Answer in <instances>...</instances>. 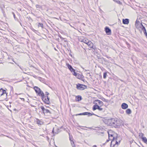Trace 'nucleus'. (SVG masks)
Returning <instances> with one entry per match:
<instances>
[{
	"label": "nucleus",
	"instance_id": "nucleus-8",
	"mask_svg": "<svg viewBox=\"0 0 147 147\" xmlns=\"http://www.w3.org/2000/svg\"><path fill=\"white\" fill-rule=\"evenodd\" d=\"M87 45L90 48H92L93 49H95V47H94V44L92 42H91V41H89V42H88Z\"/></svg>",
	"mask_w": 147,
	"mask_h": 147
},
{
	"label": "nucleus",
	"instance_id": "nucleus-44",
	"mask_svg": "<svg viewBox=\"0 0 147 147\" xmlns=\"http://www.w3.org/2000/svg\"><path fill=\"white\" fill-rule=\"evenodd\" d=\"M20 24H21V25L22 26V24H21V23L20 22Z\"/></svg>",
	"mask_w": 147,
	"mask_h": 147
},
{
	"label": "nucleus",
	"instance_id": "nucleus-19",
	"mask_svg": "<svg viewBox=\"0 0 147 147\" xmlns=\"http://www.w3.org/2000/svg\"><path fill=\"white\" fill-rule=\"evenodd\" d=\"M142 140L145 143L147 144V139L146 137H144L142 138Z\"/></svg>",
	"mask_w": 147,
	"mask_h": 147
},
{
	"label": "nucleus",
	"instance_id": "nucleus-3",
	"mask_svg": "<svg viewBox=\"0 0 147 147\" xmlns=\"http://www.w3.org/2000/svg\"><path fill=\"white\" fill-rule=\"evenodd\" d=\"M42 98V100L44 102V103L47 104H49L50 102L49 98H48V96L46 97L44 96Z\"/></svg>",
	"mask_w": 147,
	"mask_h": 147
},
{
	"label": "nucleus",
	"instance_id": "nucleus-43",
	"mask_svg": "<svg viewBox=\"0 0 147 147\" xmlns=\"http://www.w3.org/2000/svg\"><path fill=\"white\" fill-rule=\"evenodd\" d=\"M115 144H113V147L114 146H115Z\"/></svg>",
	"mask_w": 147,
	"mask_h": 147
},
{
	"label": "nucleus",
	"instance_id": "nucleus-36",
	"mask_svg": "<svg viewBox=\"0 0 147 147\" xmlns=\"http://www.w3.org/2000/svg\"><path fill=\"white\" fill-rule=\"evenodd\" d=\"M106 57L108 59H111V58L110 57H109L108 56H106Z\"/></svg>",
	"mask_w": 147,
	"mask_h": 147
},
{
	"label": "nucleus",
	"instance_id": "nucleus-41",
	"mask_svg": "<svg viewBox=\"0 0 147 147\" xmlns=\"http://www.w3.org/2000/svg\"><path fill=\"white\" fill-rule=\"evenodd\" d=\"M2 90V88H1V89H0V91H1V90Z\"/></svg>",
	"mask_w": 147,
	"mask_h": 147
},
{
	"label": "nucleus",
	"instance_id": "nucleus-42",
	"mask_svg": "<svg viewBox=\"0 0 147 147\" xmlns=\"http://www.w3.org/2000/svg\"><path fill=\"white\" fill-rule=\"evenodd\" d=\"M109 141V140H107L106 141V142H108Z\"/></svg>",
	"mask_w": 147,
	"mask_h": 147
},
{
	"label": "nucleus",
	"instance_id": "nucleus-13",
	"mask_svg": "<svg viewBox=\"0 0 147 147\" xmlns=\"http://www.w3.org/2000/svg\"><path fill=\"white\" fill-rule=\"evenodd\" d=\"M34 89L36 93H38L39 91L41 90L37 86L34 87Z\"/></svg>",
	"mask_w": 147,
	"mask_h": 147
},
{
	"label": "nucleus",
	"instance_id": "nucleus-16",
	"mask_svg": "<svg viewBox=\"0 0 147 147\" xmlns=\"http://www.w3.org/2000/svg\"><path fill=\"white\" fill-rule=\"evenodd\" d=\"M126 112L127 114H129L131 113V111L130 109H127L126 111Z\"/></svg>",
	"mask_w": 147,
	"mask_h": 147
},
{
	"label": "nucleus",
	"instance_id": "nucleus-24",
	"mask_svg": "<svg viewBox=\"0 0 147 147\" xmlns=\"http://www.w3.org/2000/svg\"><path fill=\"white\" fill-rule=\"evenodd\" d=\"M70 70L71 72H72V73L73 72V74H74V73H76V72H75V70L74 69L73 67L71 69V70Z\"/></svg>",
	"mask_w": 147,
	"mask_h": 147
},
{
	"label": "nucleus",
	"instance_id": "nucleus-35",
	"mask_svg": "<svg viewBox=\"0 0 147 147\" xmlns=\"http://www.w3.org/2000/svg\"><path fill=\"white\" fill-rule=\"evenodd\" d=\"M83 115V113H80V114H77L76 115Z\"/></svg>",
	"mask_w": 147,
	"mask_h": 147
},
{
	"label": "nucleus",
	"instance_id": "nucleus-21",
	"mask_svg": "<svg viewBox=\"0 0 147 147\" xmlns=\"http://www.w3.org/2000/svg\"><path fill=\"white\" fill-rule=\"evenodd\" d=\"M144 134L142 133H140L139 134V137L140 138L142 139V138L144 137H143Z\"/></svg>",
	"mask_w": 147,
	"mask_h": 147
},
{
	"label": "nucleus",
	"instance_id": "nucleus-1",
	"mask_svg": "<svg viewBox=\"0 0 147 147\" xmlns=\"http://www.w3.org/2000/svg\"><path fill=\"white\" fill-rule=\"evenodd\" d=\"M122 121L117 118H112L108 119V124L115 128H118L122 125Z\"/></svg>",
	"mask_w": 147,
	"mask_h": 147
},
{
	"label": "nucleus",
	"instance_id": "nucleus-28",
	"mask_svg": "<svg viewBox=\"0 0 147 147\" xmlns=\"http://www.w3.org/2000/svg\"><path fill=\"white\" fill-rule=\"evenodd\" d=\"M88 112H86L83 113V115H88Z\"/></svg>",
	"mask_w": 147,
	"mask_h": 147
},
{
	"label": "nucleus",
	"instance_id": "nucleus-27",
	"mask_svg": "<svg viewBox=\"0 0 147 147\" xmlns=\"http://www.w3.org/2000/svg\"><path fill=\"white\" fill-rule=\"evenodd\" d=\"M115 2L117 3H118L120 4L121 3L119 0H113Z\"/></svg>",
	"mask_w": 147,
	"mask_h": 147
},
{
	"label": "nucleus",
	"instance_id": "nucleus-7",
	"mask_svg": "<svg viewBox=\"0 0 147 147\" xmlns=\"http://www.w3.org/2000/svg\"><path fill=\"white\" fill-rule=\"evenodd\" d=\"M40 108L42 110L44 114H45V113H51V112L49 110H48L47 109H45L44 108V107L43 106H41Z\"/></svg>",
	"mask_w": 147,
	"mask_h": 147
},
{
	"label": "nucleus",
	"instance_id": "nucleus-32",
	"mask_svg": "<svg viewBox=\"0 0 147 147\" xmlns=\"http://www.w3.org/2000/svg\"><path fill=\"white\" fill-rule=\"evenodd\" d=\"M34 32H36V31H37L35 29H34V28H32L31 29Z\"/></svg>",
	"mask_w": 147,
	"mask_h": 147
},
{
	"label": "nucleus",
	"instance_id": "nucleus-22",
	"mask_svg": "<svg viewBox=\"0 0 147 147\" xmlns=\"http://www.w3.org/2000/svg\"><path fill=\"white\" fill-rule=\"evenodd\" d=\"M77 99H78V101H79L82 100V97L80 95H78L77 96Z\"/></svg>",
	"mask_w": 147,
	"mask_h": 147
},
{
	"label": "nucleus",
	"instance_id": "nucleus-10",
	"mask_svg": "<svg viewBox=\"0 0 147 147\" xmlns=\"http://www.w3.org/2000/svg\"><path fill=\"white\" fill-rule=\"evenodd\" d=\"M73 75L76 76L77 78L79 79H80L82 78V76H83L82 75H80L79 74L77 73H74V74H73Z\"/></svg>",
	"mask_w": 147,
	"mask_h": 147
},
{
	"label": "nucleus",
	"instance_id": "nucleus-14",
	"mask_svg": "<svg viewBox=\"0 0 147 147\" xmlns=\"http://www.w3.org/2000/svg\"><path fill=\"white\" fill-rule=\"evenodd\" d=\"M96 101L97 102L98 104L100 106H101L103 105V102L100 100H96Z\"/></svg>",
	"mask_w": 147,
	"mask_h": 147
},
{
	"label": "nucleus",
	"instance_id": "nucleus-12",
	"mask_svg": "<svg viewBox=\"0 0 147 147\" xmlns=\"http://www.w3.org/2000/svg\"><path fill=\"white\" fill-rule=\"evenodd\" d=\"M38 95L41 96L42 98V97H44L45 96L44 94L42 91L41 90L39 91V92L37 93Z\"/></svg>",
	"mask_w": 147,
	"mask_h": 147
},
{
	"label": "nucleus",
	"instance_id": "nucleus-39",
	"mask_svg": "<svg viewBox=\"0 0 147 147\" xmlns=\"http://www.w3.org/2000/svg\"><path fill=\"white\" fill-rule=\"evenodd\" d=\"M3 94L2 93L1 94V96H2Z\"/></svg>",
	"mask_w": 147,
	"mask_h": 147
},
{
	"label": "nucleus",
	"instance_id": "nucleus-34",
	"mask_svg": "<svg viewBox=\"0 0 147 147\" xmlns=\"http://www.w3.org/2000/svg\"><path fill=\"white\" fill-rule=\"evenodd\" d=\"M12 13L13 14V15L14 18L15 19V17H15V14L13 12H12Z\"/></svg>",
	"mask_w": 147,
	"mask_h": 147
},
{
	"label": "nucleus",
	"instance_id": "nucleus-9",
	"mask_svg": "<svg viewBox=\"0 0 147 147\" xmlns=\"http://www.w3.org/2000/svg\"><path fill=\"white\" fill-rule=\"evenodd\" d=\"M121 108L123 109H126L128 107V105L125 103H123L121 105Z\"/></svg>",
	"mask_w": 147,
	"mask_h": 147
},
{
	"label": "nucleus",
	"instance_id": "nucleus-30",
	"mask_svg": "<svg viewBox=\"0 0 147 147\" xmlns=\"http://www.w3.org/2000/svg\"><path fill=\"white\" fill-rule=\"evenodd\" d=\"M36 7L37 8H40L41 7V6L38 5H36Z\"/></svg>",
	"mask_w": 147,
	"mask_h": 147
},
{
	"label": "nucleus",
	"instance_id": "nucleus-11",
	"mask_svg": "<svg viewBox=\"0 0 147 147\" xmlns=\"http://www.w3.org/2000/svg\"><path fill=\"white\" fill-rule=\"evenodd\" d=\"M123 23L125 24H128L129 23V20L128 19H123Z\"/></svg>",
	"mask_w": 147,
	"mask_h": 147
},
{
	"label": "nucleus",
	"instance_id": "nucleus-29",
	"mask_svg": "<svg viewBox=\"0 0 147 147\" xmlns=\"http://www.w3.org/2000/svg\"><path fill=\"white\" fill-rule=\"evenodd\" d=\"M88 116H92V115H95L94 113H89L88 112Z\"/></svg>",
	"mask_w": 147,
	"mask_h": 147
},
{
	"label": "nucleus",
	"instance_id": "nucleus-31",
	"mask_svg": "<svg viewBox=\"0 0 147 147\" xmlns=\"http://www.w3.org/2000/svg\"><path fill=\"white\" fill-rule=\"evenodd\" d=\"M2 91H3V92H2L3 93V94L6 93V91H5V90H3V89H2Z\"/></svg>",
	"mask_w": 147,
	"mask_h": 147
},
{
	"label": "nucleus",
	"instance_id": "nucleus-15",
	"mask_svg": "<svg viewBox=\"0 0 147 147\" xmlns=\"http://www.w3.org/2000/svg\"><path fill=\"white\" fill-rule=\"evenodd\" d=\"M36 122L38 125H41L42 124V122L38 119H36Z\"/></svg>",
	"mask_w": 147,
	"mask_h": 147
},
{
	"label": "nucleus",
	"instance_id": "nucleus-17",
	"mask_svg": "<svg viewBox=\"0 0 147 147\" xmlns=\"http://www.w3.org/2000/svg\"><path fill=\"white\" fill-rule=\"evenodd\" d=\"M66 64L69 69V70H71V69L72 68V66L68 63H66Z\"/></svg>",
	"mask_w": 147,
	"mask_h": 147
},
{
	"label": "nucleus",
	"instance_id": "nucleus-4",
	"mask_svg": "<svg viewBox=\"0 0 147 147\" xmlns=\"http://www.w3.org/2000/svg\"><path fill=\"white\" fill-rule=\"evenodd\" d=\"M96 109H98L100 111H102L103 109L100 107L99 106L97 105H94L93 106L92 108V109L93 111L95 110Z\"/></svg>",
	"mask_w": 147,
	"mask_h": 147
},
{
	"label": "nucleus",
	"instance_id": "nucleus-20",
	"mask_svg": "<svg viewBox=\"0 0 147 147\" xmlns=\"http://www.w3.org/2000/svg\"><path fill=\"white\" fill-rule=\"evenodd\" d=\"M38 26V27H41L42 28H44L43 24L42 23H39Z\"/></svg>",
	"mask_w": 147,
	"mask_h": 147
},
{
	"label": "nucleus",
	"instance_id": "nucleus-23",
	"mask_svg": "<svg viewBox=\"0 0 147 147\" xmlns=\"http://www.w3.org/2000/svg\"><path fill=\"white\" fill-rule=\"evenodd\" d=\"M52 133H53L54 134H57L59 132L58 131H54V128H53V129L52 130Z\"/></svg>",
	"mask_w": 147,
	"mask_h": 147
},
{
	"label": "nucleus",
	"instance_id": "nucleus-2",
	"mask_svg": "<svg viewBox=\"0 0 147 147\" xmlns=\"http://www.w3.org/2000/svg\"><path fill=\"white\" fill-rule=\"evenodd\" d=\"M76 87L78 90H83L87 88V86L83 84H76Z\"/></svg>",
	"mask_w": 147,
	"mask_h": 147
},
{
	"label": "nucleus",
	"instance_id": "nucleus-46",
	"mask_svg": "<svg viewBox=\"0 0 147 147\" xmlns=\"http://www.w3.org/2000/svg\"><path fill=\"white\" fill-rule=\"evenodd\" d=\"M57 129L58 130H59V129H58L57 128Z\"/></svg>",
	"mask_w": 147,
	"mask_h": 147
},
{
	"label": "nucleus",
	"instance_id": "nucleus-47",
	"mask_svg": "<svg viewBox=\"0 0 147 147\" xmlns=\"http://www.w3.org/2000/svg\"><path fill=\"white\" fill-rule=\"evenodd\" d=\"M90 128L91 129V127H90Z\"/></svg>",
	"mask_w": 147,
	"mask_h": 147
},
{
	"label": "nucleus",
	"instance_id": "nucleus-40",
	"mask_svg": "<svg viewBox=\"0 0 147 147\" xmlns=\"http://www.w3.org/2000/svg\"><path fill=\"white\" fill-rule=\"evenodd\" d=\"M69 139H70V140L71 141H72V140H71V139L70 138H69Z\"/></svg>",
	"mask_w": 147,
	"mask_h": 147
},
{
	"label": "nucleus",
	"instance_id": "nucleus-6",
	"mask_svg": "<svg viewBox=\"0 0 147 147\" xmlns=\"http://www.w3.org/2000/svg\"><path fill=\"white\" fill-rule=\"evenodd\" d=\"M141 26L140 27V28L142 29V30H143L144 33L145 35V36H146V38H147V33L146 32V30L145 29V27L143 26L142 24L141 23Z\"/></svg>",
	"mask_w": 147,
	"mask_h": 147
},
{
	"label": "nucleus",
	"instance_id": "nucleus-18",
	"mask_svg": "<svg viewBox=\"0 0 147 147\" xmlns=\"http://www.w3.org/2000/svg\"><path fill=\"white\" fill-rule=\"evenodd\" d=\"M89 40L88 39H83L81 41L84 42V43H85V44H87L88 42H89Z\"/></svg>",
	"mask_w": 147,
	"mask_h": 147
},
{
	"label": "nucleus",
	"instance_id": "nucleus-25",
	"mask_svg": "<svg viewBox=\"0 0 147 147\" xmlns=\"http://www.w3.org/2000/svg\"><path fill=\"white\" fill-rule=\"evenodd\" d=\"M107 72H105L103 74V78L105 79L107 77Z\"/></svg>",
	"mask_w": 147,
	"mask_h": 147
},
{
	"label": "nucleus",
	"instance_id": "nucleus-26",
	"mask_svg": "<svg viewBox=\"0 0 147 147\" xmlns=\"http://www.w3.org/2000/svg\"><path fill=\"white\" fill-rule=\"evenodd\" d=\"M71 145H72V146L73 147H75V144L74 143V142L73 141H71Z\"/></svg>",
	"mask_w": 147,
	"mask_h": 147
},
{
	"label": "nucleus",
	"instance_id": "nucleus-45",
	"mask_svg": "<svg viewBox=\"0 0 147 147\" xmlns=\"http://www.w3.org/2000/svg\"><path fill=\"white\" fill-rule=\"evenodd\" d=\"M55 50H57L55 48Z\"/></svg>",
	"mask_w": 147,
	"mask_h": 147
},
{
	"label": "nucleus",
	"instance_id": "nucleus-38",
	"mask_svg": "<svg viewBox=\"0 0 147 147\" xmlns=\"http://www.w3.org/2000/svg\"><path fill=\"white\" fill-rule=\"evenodd\" d=\"M21 99L22 100H24V98H21Z\"/></svg>",
	"mask_w": 147,
	"mask_h": 147
},
{
	"label": "nucleus",
	"instance_id": "nucleus-33",
	"mask_svg": "<svg viewBox=\"0 0 147 147\" xmlns=\"http://www.w3.org/2000/svg\"><path fill=\"white\" fill-rule=\"evenodd\" d=\"M45 94H46V95L47 96H48L49 95V93L48 92H45Z\"/></svg>",
	"mask_w": 147,
	"mask_h": 147
},
{
	"label": "nucleus",
	"instance_id": "nucleus-37",
	"mask_svg": "<svg viewBox=\"0 0 147 147\" xmlns=\"http://www.w3.org/2000/svg\"><path fill=\"white\" fill-rule=\"evenodd\" d=\"M116 144H118V142L117 141H116Z\"/></svg>",
	"mask_w": 147,
	"mask_h": 147
},
{
	"label": "nucleus",
	"instance_id": "nucleus-5",
	"mask_svg": "<svg viewBox=\"0 0 147 147\" xmlns=\"http://www.w3.org/2000/svg\"><path fill=\"white\" fill-rule=\"evenodd\" d=\"M105 31L107 35H111V30L109 27H105Z\"/></svg>",
	"mask_w": 147,
	"mask_h": 147
}]
</instances>
